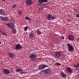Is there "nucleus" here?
<instances>
[{
	"label": "nucleus",
	"mask_w": 79,
	"mask_h": 79,
	"mask_svg": "<svg viewBox=\"0 0 79 79\" xmlns=\"http://www.w3.org/2000/svg\"><path fill=\"white\" fill-rule=\"evenodd\" d=\"M8 21V17H6L4 18V20L3 21H5V22H7Z\"/></svg>",
	"instance_id": "nucleus-22"
},
{
	"label": "nucleus",
	"mask_w": 79,
	"mask_h": 79,
	"mask_svg": "<svg viewBox=\"0 0 79 79\" xmlns=\"http://www.w3.org/2000/svg\"><path fill=\"white\" fill-rule=\"evenodd\" d=\"M27 32H26V34H27Z\"/></svg>",
	"instance_id": "nucleus-39"
},
{
	"label": "nucleus",
	"mask_w": 79,
	"mask_h": 79,
	"mask_svg": "<svg viewBox=\"0 0 79 79\" xmlns=\"http://www.w3.org/2000/svg\"><path fill=\"white\" fill-rule=\"evenodd\" d=\"M3 71L4 74H6V75H8V74H10V70L8 69H3Z\"/></svg>",
	"instance_id": "nucleus-11"
},
{
	"label": "nucleus",
	"mask_w": 79,
	"mask_h": 79,
	"mask_svg": "<svg viewBox=\"0 0 79 79\" xmlns=\"http://www.w3.org/2000/svg\"><path fill=\"white\" fill-rule=\"evenodd\" d=\"M29 58L31 61H35L36 60V58L37 57V56L35 54H32L29 56Z\"/></svg>",
	"instance_id": "nucleus-1"
},
{
	"label": "nucleus",
	"mask_w": 79,
	"mask_h": 79,
	"mask_svg": "<svg viewBox=\"0 0 79 79\" xmlns=\"http://www.w3.org/2000/svg\"><path fill=\"white\" fill-rule=\"evenodd\" d=\"M43 72L44 73H45V74H49V73H50V69H47L46 70H43Z\"/></svg>",
	"instance_id": "nucleus-13"
},
{
	"label": "nucleus",
	"mask_w": 79,
	"mask_h": 79,
	"mask_svg": "<svg viewBox=\"0 0 79 79\" xmlns=\"http://www.w3.org/2000/svg\"><path fill=\"white\" fill-rule=\"evenodd\" d=\"M34 36H35V35H34V34L32 33H31L29 35V38L30 39H31L32 40V39H33V37H34Z\"/></svg>",
	"instance_id": "nucleus-17"
},
{
	"label": "nucleus",
	"mask_w": 79,
	"mask_h": 79,
	"mask_svg": "<svg viewBox=\"0 0 79 79\" xmlns=\"http://www.w3.org/2000/svg\"><path fill=\"white\" fill-rule=\"evenodd\" d=\"M38 4L39 5L42 6L44 3L48 2V0H38Z\"/></svg>",
	"instance_id": "nucleus-5"
},
{
	"label": "nucleus",
	"mask_w": 79,
	"mask_h": 79,
	"mask_svg": "<svg viewBox=\"0 0 79 79\" xmlns=\"http://www.w3.org/2000/svg\"><path fill=\"white\" fill-rule=\"evenodd\" d=\"M1 41H0V45H1Z\"/></svg>",
	"instance_id": "nucleus-36"
},
{
	"label": "nucleus",
	"mask_w": 79,
	"mask_h": 79,
	"mask_svg": "<svg viewBox=\"0 0 79 79\" xmlns=\"http://www.w3.org/2000/svg\"><path fill=\"white\" fill-rule=\"evenodd\" d=\"M55 64V65H57V66H61V64L59 63H56Z\"/></svg>",
	"instance_id": "nucleus-26"
},
{
	"label": "nucleus",
	"mask_w": 79,
	"mask_h": 79,
	"mask_svg": "<svg viewBox=\"0 0 79 79\" xmlns=\"http://www.w3.org/2000/svg\"><path fill=\"white\" fill-rule=\"evenodd\" d=\"M61 56V53L60 51H57L55 53V58L57 60H59Z\"/></svg>",
	"instance_id": "nucleus-2"
},
{
	"label": "nucleus",
	"mask_w": 79,
	"mask_h": 79,
	"mask_svg": "<svg viewBox=\"0 0 79 79\" xmlns=\"http://www.w3.org/2000/svg\"><path fill=\"white\" fill-rule=\"evenodd\" d=\"M16 6H17V5H16V4H14V5H13L12 6V8H15L16 7Z\"/></svg>",
	"instance_id": "nucleus-31"
},
{
	"label": "nucleus",
	"mask_w": 79,
	"mask_h": 79,
	"mask_svg": "<svg viewBox=\"0 0 79 79\" xmlns=\"http://www.w3.org/2000/svg\"><path fill=\"white\" fill-rule=\"evenodd\" d=\"M16 71L17 72V73H20L21 74H24L26 73L25 71H23V70L19 68L16 69Z\"/></svg>",
	"instance_id": "nucleus-12"
},
{
	"label": "nucleus",
	"mask_w": 79,
	"mask_h": 79,
	"mask_svg": "<svg viewBox=\"0 0 79 79\" xmlns=\"http://www.w3.org/2000/svg\"><path fill=\"white\" fill-rule=\"evenodd\" d=\"M18 13L19 15L21 16V15H22V14L23 13V11L22 10H19L18 11Z\"/></svg>",
	"instance_id": "nucleus-21"
},
{
	"label": "nucleus",
	"mask_w": 79,
	"mask_h": 79,
	"mask_svg": "<svg viewBox=\"0 0 79 79\" xmlns=\"http://www.w3.org/2000/svg\"><path fill=\"white\" fill-rule=\"evenodd\" d=\"M8 54L10 58H13L15 56V55L13 53H10V52H8Z\"/></svg>",
	"instance_id": "nucleus-14"
},
{
	"label": "nucleus",
	"mask_w": 79,
	"mask_h": 79,
	"mask_svg": "<svg viewBox=\"0 0 79 79\" xmlns=\"http://www.w3.org/2000/svg\"><path fill=\"white\" fill-rule=\"evenodd\" d=\"M36 32V34H38V35H40V34H42V32L39 30H37Z\"/></svg>",
	"instance_id": "nucleus-20"
},
{
	"label": "nucleus",
	"mask_w": 79,
	"mask_h": 79,
	"mask_svg": "<svg viewBox=\"0 0 79 79\" xmlns=\"http://www.w3.org/2000/svg\"><path fill=\"white\" fill-rule=\"evenodd\" d=\"M67 46L68 47V50L69 52H73L74 50V47L70 44H67Z\"/></svg>",
	"instance_id": "nucleus-3"
},
{
	"label": "nucleus",
	"mask_w": 79,
	"mask_h": 79,
	"mask_svg": "<svg viewBox=\"0 0 79 79\" xmlns=\"http://www.w3.org/2000/svg\"><path fill=\"white\" fill-rule=\"evenodd\" d=\"M68 40L71 41H73L74 40V36L72 35H70L68 36Z\"/></svg>",
	"instance_id": "nucleus-9"
},
{
	"label": "nucleus",
	"mask_w": 79,
	"mask_h": 79,
	"mask_svg": "<svg viewBox=\"0 0 79 79\" xmlns=\"http://www.w3.org/2000/svg\"><path fill=\"white\" fill-rule=\"evenodd\" d=\"M1 34L2 35H4V36H6V37H7V35H6V33L5 32H4L3 31H0Z\"/></svg>",
	"instance_id": "nucleus-19"
},
{
	"label": "nucleus",
	"mask_w": 79,
	"mask_h": 79,
	"mask_svg": "<svg viewBox=\"0 0 79 79\" xmlns=\"http://www.w3.org/2000/svg\"><path fill=\"white\" fill-rule=\"evenodd\" d=\"M60 75L62 77H63L64 78H65V77H66V75L64 73H63L62 71H61L60 73Z\"/></svg>",
	"instance_id": "nucleus-16"
},
{
	"label": "nucleus",
	"mask_w": 79,
	"mask_h": 79,
	"mask_svg": "<svg viewBox=\"0 0 79 79\" xmlns=\"http://www.w3.org/2000/svg\"><path fill=\"white\" fill-rule=\"evenodd\" d=\"M78 71H79V68H78Z\"/></svg>",
	"instance_id": "nucleus-38"
},
{
	"label": "nucleus",
	"mask_w": 79,
	"mask_h": 79,
	"mask_svg": "<svg viewBox=\"0 0 79 79\" xmlns=\"http://www.w3.org/2000/svg\"><path fill=\"white\" fill-rule=\"evenodd\" d=\"M40 10H41V11H42L43 10V9H44V8L43 7H41L40 8Z\"/></svg>",
	"instance_id": "nucleus-34"
},
{
	"label": "nucleus",
	"mask_w": 79,
	"mask_h": 79,
	"mask_svg": "<svg viewBox=\"0 0 79 79\" xmlns=\"http://www.w3.org/2000/svg\"><path fill=\"white\" fill-rule=\"evenodd\" d=\"M15 22L14 21H10V24H11V26L10 27V28H12V29H15V28H14V25H13V23H15Z\"/></svg>",
	"instance_id": "nucleus-15"
},
{
	"label": "nucleus",
	"mask_w": 79,
	"mask_h": 79,
	"mask_svg": "<svg viewBox=\"0 0 79 79\" xmlns=\"http://www.w3.org/2000/svg\"><path fill=\"white\" fill-rule=\"evenodd\" d=\"M74 67L75 68H79V63L77 64H74L73 65Z\"/></svg>",
	"instance_id": "nucleus-23"
},
{
	"label": "nucleus",
	"mask_w": 79,
	"mask_h": 79,
	"mask_svg": "<svg viewBox=\"0 0 79 79\" xmlns=\"http://www.w3.org/2000/svg\"><path fill=\"white\" fill-rule=\"evenodd\" d=\"M26 3L27 6H30L33 4V1L32 0H26Z\"/></svg>",
	"instance_id": "nucleus-8"
},
{
	"label": "nucleus",
	"mask_w": 79,
	"mask_h": 79,
	"mask_svg": "<svg viewBox=\"0 0 79 79\" xmlns=\"http://www.w3.org/2000/svg\"><path fill=\"white\" fill-rule=\"evenodd\" d=\"M2 0V1H5V0Z\"/></svg>",
	"instance_id": "nucleus-37"
},
{
	"label": "nucleus",
	"mask_w": 79,
	"mask_h": 79,
	"mask_svg": "<svg viewBox=\"0 0 79 79\" xmlns=\"http://www.w3.org/2000/svg\"><path fill=\"white\" fill-rule=\"evenodd\" d=\"M12 29L13 30V32L14 34H15L16 33V29H15V28Z\"/></svg>",
	"instance_id": "nucleus-27"
},
{
	"label": "nucleus",
	"mask_w": 79,
	"mask_h": 79,
	"mask_svg": "<svg viewBox=\"0 0 79 79\" xmlns=\"http://www.w3.org/2000/svg\"><path fill=\"white\" fill-rule=\"evenodd\" d=\"M76 17H77V18H79V14H77L76 16Z\"/></svg>",
	"instance_id": "nucleus-32"
},
{
	"label": "nucleus",
	"mask_w": 79,
	"mask_h": 79,
	"mask_svg": "<svg viewBox=\"0 0 79 79\" xmlns=\"http://www.w3.org/2000/svg\"><path fill=\"white\" fill-rule=\"evenodd\" d=\"M12 24V23L11 24V22H10L9 23H7V24H6V26H9L10 27V26H11Z\"/></svg>",
	"instance_id": "nucleus-25"
},
{
	"label": "nucleus",
	"mask_w": 79,
	"mask_h": 79,
	"mask_svg": "<svg viewBox=\"0 0 79 79\" xmlns=\"http://www.w3.org/2000/svg\"><path fill=\"white\" fill-rule=\"evenodd\" d=\"M47 19L49 20H51L52 19H56L55 16L53 17L52 15L50 14H48L47 16Z\"/></svg>",
	"instance_id": "nucleus-6"
},
{
	"label": "nucleus",
	"mask_w": 79,
	"mask_h": 79,
	"mask_svg": "<svg viewBox=\"0 0 79 79\" xmlns=\"http://www.w3.org/2000/svg\"><path fill=\"white\" fill-rule=\"evenodd\" d=\"M3 15H6V13H5V12L4 11V10H3L2 9H0V15H2V14H3Z\"/></svg>",
	"instance_id": "nucleus-18"
},
{
	"label": "nucleus",
	"mask_w": 79,
	"mask_h": 79,
	"mask_svg": "<svg viewBox=\"0 0 79 79\" xmlns=\"http://www.w3.org/2000/svg\"><path fill=\"white\" fill-rule=\"evenodd\" d=\"M1 18L0 19V21H3V20H4V17H0Z\"/></svg>",
	"instance_id": "nucleus-29"
},
{
	"label": "nucleus",
	"mask_w": 79,
	"mask_h": 79,
	"mask_svg": "<svg viewBox=\"0 0 79 79\" xmlns=\"http://www.w3.org/2000/svg\"><path fill=\"white\" fill-rule=\"evenodd\" d=\"M77 41H79V38H78L77 39Z\"/></svg>",
	"instance_id": "nucleus-35"
},
{
	"label": "nucleus",
	"mask_w": 79,
	"mask_h": 79,
	"mask_svg": "<svg viewBox=\"0 0 79 79\" xmlns=\"http://www.w3.org/2000/svg\"><path fill=\"white\" fill-rule=\"evenodd\" d=\"M32 21L31 20V19H29L28 22L30 24H31L32 23Z\"/></svg>",
	"instance_id": "nucleus-28"
},
{
	"label": "nucleus",
	"mask_w": 79,
	"mask_h": 79,
	"mask_svg": "<svg viewBox=\"0 0 79 79\" xmlns=\"http://www.w3.org/2000/svg\"><path fill=\"white\" fill-rule=\"evenodd\" d=\"M15 50H22L23 49V47L20 44H19L15 46Z\"/></svg>",
	"instance_id": "nucleus-4"
},
{
	"label": "nucleus",
	"mask_w": 79,
	"mask_h": 79,
	"mask_svg": "<svg viewBox=\"0 0 79 79\" xmlns=\"http://www.w3.org/2000/svg\"><path fill=\"white\" fill-rule=\"evenodd\" d=\"M66 71L67 73H73V69L69 67H67L66 69Z\"/></svg>",
	"instance_id": "nucleus-10"
},
{
	"label": "nucleus",
	"mask_w": 79,
	"mask_h": 79,
	"mask_svg": "<svg viewBox=\"0 0 79 79\" xmlns=\"http://www.w3.org/2000/svg\"><path fill=\"white\" fill-rule=\"evenodd\" d=\"M61 39H62V40H63V39H64V38L63 36H62L61 37Z\"/></svg>",
	"instance_id": "nucleus-33"
},
{
	"label": "nucleus",
	"mask_w": 79,
	"mask_h": 79,
	"mask_svg": "<svg viewBox=\"0 0 79 79\" xmlns=\"http://www.w3.org/2000/svg\"><path fill=\"white\" fill-rule=\"evenodd\" d=\"M27 29H28V27L26 26L24 27V29L25 31H27Z\"/></svg>",
	"instance_id": "nucleus-24"
},
{
	"label": "nucleus",
	"mask_w": 79,
	"mask_h": 79,
	"mask_svg": "<svg viewBox=\"0 0 79 79\" xmlns=\"http://www.w3.org/2000/svg\"><path fill=\"white\" fill-rule=\"evenodd\" d=\"M25 19H26V20H29V19H31L29 18V17H26L25 18Z\"/></svg>",
	"instance_id": "nucleus-30"
},
{
	"label": "nucleus",
	"mask_w": 79,
	"mask_h": 79,
	"mask_svg": "<svg viewBox=\"0 0 79 79\" xmlns=\"http://www.w3.org/2000/svg\"><path fill=\"white\" fill-rule=\"evenodd\" d=\"M46 67H48V66L47 65H40L39 66V70H40L41 71L43 72L42 70H41V69H45Z\"/></svg>",
	"instance_id": "nucleus-7"
}]
</instances>
